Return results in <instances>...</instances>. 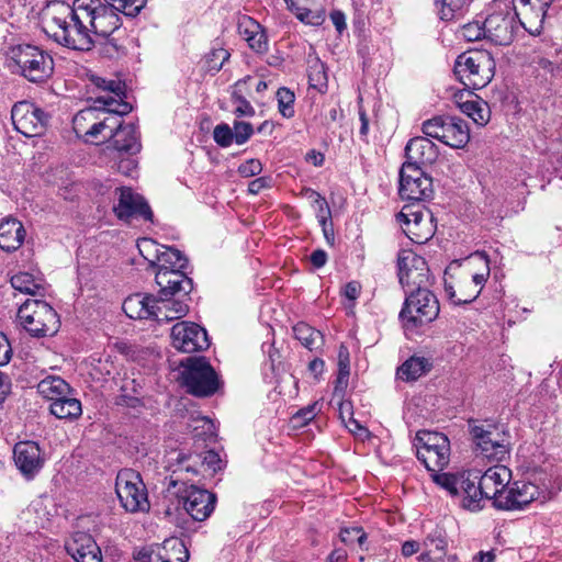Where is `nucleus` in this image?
Segmentation results:
<instances>
[{
    "label": "nucleus",
    "instance_id": "obj_16",
    "mask_svg": "<svg viewBox=\"0 0 562 562\" xmlns=\"http://www.w3.org/2000/svg\"><path fill=\"white\" fill-rule=\"evenodd\" d=\"M11 119L15 130L25 137L42 135L47 125V114L35 104L21 101L13 105Z\"/></svg>",
    "mask_w": 562,
    "mask_h": 562
},
{
    "label": "nucleus",
    "instance_id": "obj_3",
    "mask_svg": "<svg viewBox=\"0 0 562 562\" xmlns=\"http://www.w3.org/2000/svg\"><path fill=\"white\" fill-rule=\"evenodd\" d=\"M16 318L33 337L53 336L60 327L58 314L43 300H26L19 307Z\"/></svg>",
    "mask_w": 562,
    "mask_h": 562
},
{
    "label": "nucleus",
    "instance_id": "obj_43",
    "mask_svg": "<svg viewBox=\"0 0 562 562\" xmlns=\"http://www.w3.org/2000/svg\"><path fill=\"white\" fill-rule=\"evenodd\" d=\"M430 369V362L423 357H411L397 370V375L404 381H415Z\"/></svg>",
    "mask_w": 562,
    "mask_h": 562
},
{
    "label": "nucleus",
    "instance_id": "obj_10",
    "mask_svg": "<svg viewBox=\"0 0 562 562\" xmlns=\"http://www.w3.org/2000/svg\"><path fill=\"white\" fill-rule=\"evenodd\" d=\"M115 492L126 512H147L150 507L146 486L139 473L134 470L124 469L117 473Z\"/></svg>",
    "mask_w": 562,
    "mask_h": 562
},
{
    "label": "nucleus",
    "instance_id": "obj_49",
    "mask_svg": "<svg viewBox=\"0 0 562 562\" xmlns=\"http://www.w3.org/2000/svg\"><path fill=\"white\" fill-rule=\"evenodd\" d=\"M115 12L136 16L146 4V0H104Z\"/></svg>",
    "mask_w": 562,
    "mask_h": 562
},
{
    "label": "nucleus",
    "instance_id": "obj_41",
    "mask_svg": "<svg viewBox=\"0 0 562 562\" xmlns=\"http://www.w3.org/2000/svg\"><path fill=\"white\" fill-rule=\"evenodd\" d=\"M11 285L14 290L32 296L44 293V282L41 278L29 272H19L11 277Z\"/></svg>",
    "mask_w": 562,
    "mask_h": 562
},
{
    "label": "nucleus",
    "instance_id": "obj_19",
    "mask_svg": "<svg viewBox=\"0 0 562 562\" xmlns=\"http://www.w3.org/2000/svg\"><path fill=\"white\" fill-rule=\"evenodd\" d=\"M464 267L471 274L470 288L467 295L457 299V302L471 303L481 293L491 274L490 259L486 252L475 251L463 261Z\"/></svg>",
    "mask_w": 562,
    "mask_h": 562
},
{
    "label": "nucleus",
    "instance_id": "obj_13",
    "mask_svg": "<svg viewBox=\"0 0 562 562\" xmlns=\"http://www.w3.org/2000/svg\"><path fill=\"white\" fill-rule=\"evenodd\" d=\"M82 11H86L85 24L89 37L92 33L102 37H108L120 26V18L109 5L100 0H81L79 3Z\"/></svg>",
    "mask_w": 562,
    "mask_h": 562
},
{
    "label": "nucleus",
    "instance_id": "obj_30",
    "mask_svg": "<svg viewBox=\"0 0 562 562\" xmlns=\"http://www.w3.org/2000/svg\"><path fill=\"white\" fill-rule=\"evenodd\" d=\"M513 3V12L519 25L531 35L540 34L547 12L529 1Z\"/></svg>",
    "mask_w": 562,
    "mask_h": 562
},
{
    "label": "nucleus",
    "instance_id": "obj_7",
    "mask_svg": "<svg viewBox=\"0 0 562 562\" xmlns=\"http://www.w3.org/2000/svg\"><path fill=\"white\" fill-rule=\"evenodd\" d=\"M182 364V380L189 393L203 397L217 391L220 386L217 374L204 357L188 358Z\"/></svg>",
    "mask_w": 562,
    "mask_h": 562
},
{
    "label": "nucleus",
    "instance_id": "obj_31",
    "mask_svg": "<svg viewBox=\"0 0 562 562\" xmlns=\"http://www.w3.org/2000/svg\"><path fill=\"white\" fill-rule=\"evenodd\" d=\"M423 548L424 551L417 558L419 562H443L448 548L446 531L436 527L425 537Z\"/></svg>",
    "mask_w": 562,
    "mask_h": 562
},
{
    "label": "nucleus",
    "instance_id": "obj_1",
    "mask_svg": "<svg viewBox=\"0 0 562 562\" xmlns=\"http://www.w3.org/2000/svg\"><path fill=\"white\" fill-rule=\"evenodd\" d=\"M74 0L71 4L64 1H50L43 9L41 15L42 30L58 45L75 49L89 50L93 46L92 37L87 33L83 23L87 18L79 3Z\"/></svg>",
    "mask_w": 562,
    "mask_h": 562
},
{
    "label": "nucleus",
    "instance_id": "obj_47",
    "mask_svg": "<svg viewBox=\"0 0 562 562\" xmlns=\"http://www.w3.org/2000/svg\"><path fill=\"white\" fill-rule=\"evenodd\" d=\"M91 82L99 91L98 95H109L117 100H123L125 97V88L120 80L91 76Z\"/></svg>",
    "mask_w": 562,
    "mask_h": 562
},
{
    "label": "nucleus",
    "instance_id": "obj_45",
    "mask_svg": "<svg viewBox=\"0 0 562 562\" xmlns=\"http://www.w3.org/2000/svg\"><path fill=\"white\" fill-rule=\"evenodd\" d=\"M191 459H193L192 454H188L180 450H172L165 457V464L172 473L180 471L196 473L193 464L190 463ZM194 459H200V457L195 456Z\"/></svg>",
    "mask_w": 562,
    "mask_h": 562
},
{
    "label": "nucleus",
    "instance_id": "obj_57",
    "mask_svg": "<svg viewBox=\"0 0 562 562\" xmlns=\"http://www.w3.org/2000/svg\"><path fill=\"white\" fill-rule=\"evenodd\" d=\"M461 36L468 42H475L481 38H487V33L485 31V21L481 23L480 21L470 22L462 26L460 31Z\"/></svg>",
    "mask_w": 562,
    "mask_h": 562
},
{
    "label": "nucleus",
    "instance_id": "obj_46",
    "mask_svg": "<svg viewBox=\"0 0 562 562\" xmlns=\"http://www.w3.org/2000/svg\"><path fill=\"white\" fill-rule=\"evenodd\" d=\"M100 104H94L91 108L79 111L72 120L74 130L78 135H83L87 138L90 135L89 127L93 125L98 119Z\"/></svg>",
    "mask_w": 562,
    "mask_h": 562
},
{
    "label": "nucleus",
    "instance_id": "obj_6",
    "mask_svg": "<svg viewBox=\"0 0 562 562\" xmlns=\"http://www.w3.org/2000/svg\"><path fill=\"white\" fill-rule=\"evenodd\" d=\"M439 310L437 297L424 288L407 293L400 318L405 328H415L436 319Z\"/></svg>",
    "mask_w": 562,
    "mask_h": 562
},
{
    "label": "nucleus",
    "instance_id": "obj_21",
    "mask_svg": "<svg viewBox=\"0 0 562 562\" xmlns=\"http://www.w3.org/2000/svg\"><path fill=\"white\" fill-rule=\"evenodd\" d=\"M186 512L196 521H203L214 510L216 497L213 493L191 485L180 496Z\"/></svg>",
    "mask_w": 562,
    "mask_h": 562
},
{
    "label": "nucleus",
    "instance_id": "obj_50",
    "mask_svg": "<svg viewBox=\"0 0 562 562\" xmlns=\"http://www.w3.org/2000/svg\"><path fill=\"white\" fill-rule=\"evenodd\" d=\"M431 477L435 483L445 488L451 495H459V483H464L460 479V473H441V471H438L431 472Z\"/></svg>",
    "mask_w": 562,
    "mask_h": 562
},
{
    "label": "nucleus",
    "instance_id": "obj_33",
    "mask_svg": "<svg viewBox=\"0 0 562 562\" xmlns=\"http://www.w3.org/2000/svg\"><path fill=\"white\" fill-rule=\"evenodd\" d=\"M25 238V229L20 221L5 217L0 222V248L7 252L18 250Z\"/></svg>",
    "mask_w": 562,
    "mask_h": 562
},
{
    "label": "nucleus",
    "instance_id": "obj_15",
    "mask_svg": "<svg viewBox=\"0 0 562 562\" xmlns=\"http://www.w3.org/2000/svg\"><path fill=\"white\" fill-rule=\"evenodd\" d=\"M400 195L407 201H423L432 194V180L419 166L403 164L400 171Z\"/></svg>",
    "mask_w": 562,
    "mask_h": 562
},
{
    "label": "nucleus",
    "instance_id": "obj_23",
    "mask_svg": "<svg viewBox=\"0 0 562 562\" xmlns=\"http://www.w3.org/2000/svg\"><path fill=\"white\" fill-rule=\"evenodd\" d=\"M13 454L15 465L26 479L34 477L44 464L40 446L34 441L16 443Z\"/></svg>",
    "mask_w": 562,
    "mask_h": 562
},
{
    "label": "nucleus",
    "instance_id": "obj_35",
    "mask_svg": "<svg viewBox=\"0 0 562 562\" xmlns=\"http://www.w3.org/2000/svg\"><path fill=\"white\" fill-rule=\"evenodd\" d=\"M111 138L114 148L119 151L133 155L140 150L139 136L134 124L123 125L121 122Z\"/></svg>",
    "mask_w": 562,
    "mask_h": 562
},
{
    "label": "nucleus",
    "instance_id": "obj_29",
    "mask_svg": "<svg viewBox=\"0 0 562 562\" xmlns=\"http://www.w3.org/2000/svg\"><path fill=\"white\" fill-rule=\"evenodd\" d=\"M480 479L485 501H491L510 483L512 471L505 465L496 464L488 468Z\"/></svg>",
    "mask_w": 562,
    "mask_h": 562
},
{
    "label": "nucleus",
    "instance_id": "obj_64",
    "mask_svg": "<svg viewBox=\"0 0 562 562\" xmlns=\"http://www.w3.org/2000/svg\"><path fill=\"white\" fill-rule=\"evenodd\" d=\"M262 171V164L258 159H249L238 167V172L245 178L254 177Z\"/></svg>",
    "mask_w": 562,
    "mask_h": 562
},
{
    "label": "nucleus",
    "instance_id": "obj_54",
    "mask_svg": "<svg viewBox=\"0 0 562 562\" xmlns=\"http://www.w3.org/2000/svg\"><path fill=\"white\" fill-rule=\"evenodd\" d=\"M321 412V405L318 402H314L306 407L297 411L291 418L293 427H303L313 420Z\"/></svg>",
    "mask_w": 562,
    "mask_h": 562
},
{
    "label": "nucleus",
    "instance_id": "obj_56",
    "mask_svg": "<svg viewBox=\"0 0 562 562\" xmlns=\"http://www.w3.org/2000/svg\"><path fill=\"white\" fill-rule=\"evenodd\" d=\"M310 86L318 91L326 87L327 78L324 70V65L319 60H315L308 70Z\"/></svg>",
    "mask_w": 562,
    "mask_h": 562
},
{
    "label": "nucleus",
    "instance_id": "obj_2",
    "mask_svg": "<svg viewBox=\"0 0 562 562\" xmlns=\"http://www.w3.org/2000/svg\"><path fill=\"white\" fill-rule=\"evenodd\" d=\"M495 60L485 49H472L460 54L453 66L457 79L464 90H479L486 87L495 75Z\"/></svg>",
    "mask_w": 562,
    "mask_h": 562
},
{
    "label": "nucleus",
    "instance_id": "obj_28",
    "mask_svg": "<svg viewBox=\"0 0 562 562\" xmlns=\"http://www.w3.org/2000/svg\"><path fill=\"white\" fill-rule=\"evenodd\" d=\"M479 474L480 472L471 471L460 473V479L464 483H459V495L463 497V507L471 512L480 510L485 501Z\"/></svg>",
    "mask_w": 562,
    "mask_h": 562
},
{
    "label": "nucleus",
    "instance_id": "obj_61",
    "mask_svg": "<svg viewBox=\"0 0 562 562\" xmlns=\"http://www.w3.org/2000/svg\"><path fill=\"white\" fill-rule=\"evenodd\" d=\"M213 137L215 143L221 147H228L235 142L232 127L225 123L215 126Z\"/></svg>",
    "mask_w": 562,
    "mask_h": 562
},
{
    "label": "nucleus",
    "instance_id": "obj_26",
    "mask_svg": "<svg viewBox=\"0 0 562 562\" xmlns=\"http://www.w3.org/2000/svg\"><path fill=\"white\" fill-rule=\"evenodd\" d=\"M155 280L159 286L160 296L168 297L177 293L187 295L192 290V280L187 277L186 269L157 270Z\"/></svg>",
    "mask_w": 562,
    "mask_h": 562
},
{
    "label": "nucleus",
    "instance_id": "obj_42",
    "mask_svg": "<svg viewBox=\"0 0 562 562\" xmlns=\"http://www.w3.org/2000/svg\"><path fill=\"white\" fill-rule=\"evenodd\" d=\"M157 270H178L187 269L188 259L176 248L164 246L160 255L157 257Z\"/></svg>",
    "mask_w": 562,
    "mask_h": 562
},
{
    "label": "nucleus",
    "instance_id": "obj_32",
    "mask_svg": "<svg viewBox=\"0 0 562 562\" xmlns=\"http://www.w3.org/2000/svg\"><path fill=\"white\" fill-rule=\"evenodd\" d=\"M237 31L252 50L257 53H265L267 50V36L263 29L252 18L248 15L239 16L237 21Z\"/></svg>",
    "mask_w": 562,
    "mask_h": 562
},
{
    "label": "nucleus",
    "instance_id": "obj_48",
    "mask_svg": "<svg viewBox=\"0 0 562 562\" xmlns=\"http://www.w3.org/2000/svg\"><path fill=\"white\" fill-rule=\"evenodd\" d=\"M470 0H440L439 15L441 20L450 21L461 16Z\"/></svg>",
    "mask_w": 562,
    "mask_h": 562
},
{
    "label": "nucleus",
    "instance_id": "obj_59",
    "mask_svg": "<svg viewBox=\"0 0 562 562\" xmlns=\"http://www.w3.org/2000/svg\"><path fill=\"white\" fill-rule=\"evenodd\" d=\"M516 494H515V483L513 485H507L504 487L492 501L493 505L498 509L504 510H514V506H506L504 502L515 503Z\"/></svg>",
    "mask_w": 562,
    "mask_h": 562
},
{
    "label": "nucleus",
    "instance_id": "obj_52",
    "mask_svg": "<svg viewBox=\"0 0 562 562\" xmlns=\"http://www.w3.org/2000/svg\"><path fill=\"white\" fill-rule=\"evenodd\" d=\"M279 112L283 117L290 119L294 115V93L288 88H280L277 91Z\"/></svg>",
    "mask_w": 562,
    "mask_h": 562
},
{
    "label": "nucleus",
    "instance_id": "obj_58",
    "mask_svg": "<svg viewBox=\"0 0 562 562\" xmlns=\"http://www.w3.org/2000/svg\"><path fill=\"white\" fill-rule=\"evenodd\" d=\"M310 196L313 199V202H314V205H315V209L317 212L316 216L318 218V222L323 227L324 234L327 236L326 225H327V218L330 215V211L327 205V202L321 194H318L315 191H312Z\"/></svg>",
    "mask_w": 562,
    "mask_h": 562
},
{
    "label": "nucleus",
    "instance_id": "obj_25",
    "mask_svg": "<svg viewBox=\"0 0 562 562\" xmlns=\"http://www.w3.org/2000/svg\"><path fill=\"white\" fill-rule=\"evenodd\" d=\"M66 550L76 562H103L100 547L86 532L78 531L66 542Z\"/></svg>",
    "mask_w": 562,
    "mask_h": 562
},
{
    "label": "nucleus",
    "instance_id": "obj_12",
    "mask_svg": "<svg viewBox=\"0 0 562 562\" xmlns=\"http://www.w3.org/2000/svg\"><path fill=\"white\" fill-rule=\"evenodd\" d=\"M398 281L405 293L427 286L429 268L426 260L412 250H402L397 257Z\"/></svg>",
    "mask_w": 562,
    "mask_h": 562
},
{
    "label": "nucleus",
    "instance_id": "obj_17",
    "mask_svg": "<svg viewBox=\"0 0 562 562\" xmlns=\"http://www.w3.org/2000/svg\"><path fill=\"white\" fill-rule=\"evenodd\" d=\"M171 344L182 352H195L206 349L210 340L206 330L191 322H179L171 328Z\"/></svg>",
    "mask_w": 562,
    "mask_h": 562
},
{
    "label": "nucleus",
    "instance_id": "obj_38",
    "mask_svg": "<svg viewBox=\"0 0 562 562\" xmlns=\"http://www.w3.org/2000/svg\"><path fill=\"white\" fill-rule=\"evenodd\" d=\"M49 412L59 419H76L81 416V402L72 395H66L49 405Z\"/></svg>",
    "mask_w": 562,
    "mask_h": 562
},
{
    "label": "nucleus",
    "instance_id": "obj_53",
    "mask_svg": "<svg viewBox=\"0 0 562 562\" xmlns=\"http://www.w3.org/2000/svg\"><path fill=\"white\" fill-rule=\"evenodd\" d=\"M137 247L144 259L147 260L151 267H156L158 261L156 260V256L158 257L160 255L164 245L157 244L151 238H143L138 241Z\"/></svg>",
    "mask_w": 562,
    "mask_h": 562
},
{
    "label": "nucleus",
    "instance_id": "obj_62",
    "mask_svg": "<svg viewBox=\"0 0 562 562\" xmlns=\"http://www.w3.org/2000/svg\"><path fill=\"white\" fill-rule=\"evenodd\" d=\"M375 439V437L371 434L369 429L360 425L355 418H353V452H358L357 450V443L358 442H372Z\"/></svg>",
    "mask_w": 562,
    "mask_h": 562
},
{
    "label": "nucleus",
    "instance_id": "obj_20",
    "mask_svg": "<svg viewBox=\"0 0 562 562\" xmlns=\"http://www.w3.org/2000/svg\"><path fill=\"white\" fill-rule=\"evenodd\" d=\"M397 221L403 231L415 243L423 244L432 236L431 214L429 212L414 211L412 207L405 206L397 214Z\"/></svg>",
    "mask_w": 562,
    "mask_h": 562
},
{
    "label": "nucleus",
    "instance_id": "obj_40",
    "mask_svg": "<svg viewBox=\"0 0 562 562\" xmlns=\"http://www.w3.org/2000/svg\"><path fill=\"white\" fill-rule=\"evenodd\" d=\"M156 321L158 323L183 317L189 312L187 303L179 300L169 301L166 296H160V302L156 303Z\"/></svg>",
    "mask_w": 562,
    "mask_h": 562
},
{
    "label": "nucleus",
    "instance_id": "obj_60",
    "mask_svg": "<svg viewBox=\"0 0 562 562\" xmlns=\"http://www.w3.org/2000/svg\"><path fill=\"white\" fill-rule=\"evenodd\" d=\"M232 130L234 140L238 145L245 144L254 133L252 125L243 121H235Z\"/></svg>",
    "mask_w": 562,
    "mask_h": 562
},
{
    "label": "nucleus",
    "instance_id": "obj_27",
    "mask_svg": "<svg viewBox=\"0 0 562 562\" xmlns=\"http://www.w3.org/2000/svg\"><path fill=\"white\" fill-rule=\"evenodd\" d=\"M406 161L404 164H413L415 166H427L434 164L439 151L437 146L427 137L417 136L407 143L405 147Z\"/></svg>",
    "mask_w": 562,
    "mask_h": 562
},
{
    "label": "nucleus",
    "instance_id": "obj_5",
    "mask_svg": "<svg viewBox=\"0 0 562 562\" xmlns=\"http://www.w3.org/2000/svg\"><path fill=\"white\" fill-rule=\"evenodd\" d=\"M414 446L418 460L429 472L442 471L450 460V442L446 435L420 430Z\"/></svg>",
    "mask_w": 562,
    "mask_h": 562
},
{
    "label": "nucleus",
    "instance_id": "obj_55",
    "mask_svg": "<svg viewBox=\"0 0 562 562\" xmlns=\"http://www.w3.org/2000/svg\"><path fill=\"white\" fill-rule=\"evenodd\" d=\"M231 54L227 49L223 47L213 48L206 55V67L209 71L218 72L223 65L229 59Z\"/></svg>",
    "mask_w": 562,
    "mask_h": 562
},
{
    "label": "nucleus",
    "instance_id": "obj_11",
    "mask_svg": "<svg viewBox=\"0 0 562 562\" xmlns=\"http://www.w3.org/2000/svg\"><path fill=\"white\" fill-rule=\"evenodd\" d=\"M350 359L346 345L338 352V372L334 381L330 405L338 412V417L345 428L351 423V390L349 389Z\"/></svg>",
    "mask_w": 562,
    "mask_h": 562
},
{
    "label": "nucleus",
    "instance_id": "obj_18",
    "mask_svg": "<svg viewBox=\"0 0 562 562\" xmlns=\"http://www.w3.org/2000/svg\"><path fill=\"white\" fill-rule=\"evenodd\" d=\"M189 551L184 542L178 538L164 541L162 544L142 548L134 553L132 562H187Z\"/></svg>",
    "mask_w": 562,
    "mask_h": 562
},
{
    "label": "nucleus",
    "instance_id": "obj_9",
    "mask_svg": "<svg viewBox=\"0 0 562 562\" xmlns=\"http://www.w3.org/2000/svg\"><path fill=\"white\" fill-rule=\"evenodd\" d=\"M94 104H100V110L98 119L89 127V140L99 136L111 137L116 127H120L121 117L132 111V105L128 102L109 95H97Z\"/></svg>",
    "mask_w": 562,
    "mask_h": 562
},
{
    "label": "nucleus",
    "instance_id": "obj_34",
    "mask_svg": "<svg viewBox=\"0 0 562 562\" xmlns=\"http://www.w3.org/2000/svg\"><path fill=\"white\" fill-rule=\"evenodd\" d=\"M156 300L151 296L134 294L123 302V311L132 319H156Z\"/></svg>",
    "mask_w": 562,
    "mask_h": 562
},
{
    "label": "nucleus",
    "instance_id": "obj_14",
    "mask_svg": "<svg viewBox=\"0 0 562 562\" xmlns=\"http://www.w3.org/2000/svg\"><path fill=\"white\" fill-rule=\"evenodd\" d=\"M484 21L488 41L496 45H508L513 42L518 25L508 3H498Z\"/></svg>",
    "mask_w": 562,
    "mask_h": 562
},
{
    "label": "nucleus",
    "instance_id": "obj_8",
    "mask_svg": "<svg viewBox=\"0 0 562 562\" xmlns=\"http://www.w3.org/2000/svg\"><path fill=\"white\" fill-rule=\"evenodd\" d=\"M471 435L480 456L490 461L502 462L509 456V435L494 425H473Z\"/></svg>",
    "mask_w": 562,
    "mask_h": 562
},
{
    "label": "nucleus",
    "instance_id": "obj_37",
    "mask_svg": "<svg viewBox=\"0 0 562 562\" xmlns=\"http://www.w3.org/2000/svg\"><path fill=\"white\" fill-rule=\"evenodd\" d=\"M71 387L60 376L49 375L37 384V392L48 400L50 404L59 398L70 395Z\"/></svg>",
    "mask_w": 562,
    "mask_h": 562
},
{
    "label": "nucleus",
    "instance_id": "obj_51",
    "mask_svg": "<svg viewBox=\"0 0 562 562\" xmlns=\"http://www.w3.org/2000/svg\"><path fill=\"white\" fill-rule=\"evenodd\" d=\"M448 117L436 116L423 123V133L427 138H434L441 142V135L445 134V128Z\"/></svg>",
    "mask_w": 562,
    "mask_h": 562
},
{
    "label": "nucleus",
    "instance_id": "obj_36",
    "mask_svg": "<svg viewBox=\"0 0 562 562\" xmlns=\"http://www.w3.org/2000/svg\"><path fill=\"white\" fill-rule=\"evenodd\" d=\"M470 140L468 124L458 117H448L441 143L452 148H463Z\"/></svg>",
    "mask_w": 562,
    "mask_h": 562
},
{
    "label": "nucleus",
    "instance_id": "obj_63",
    "mask_svg": "<svg viewBox=\"0 0 562 562\" xmlns=\"http://www.w3.org/2000/svg\"><path fill=\"white\" fill-rule=\"evenodd\" d=\"M233 100H234V114L237 116H254L255 115V109L252 105L241 95L237 93H233Z\"/></svg>",
    "mask_w": 562,
    "mask_h": 562
},
{
    "label": "nucleus",
    "instance_id": "obj_44",
    "mask_svg": "<svg viewBox=\"0 0 562 562\" xmlns=\"http://www.w3.org/2000/svg\"><path fill=\"white\" fill-rule=\"evenodd\" d=\"M515 503L504 502L506 506H514V510L524 509L535 499H537L539 492L538 487L532 483L515 482Z\"/></svg>",
    "mask_w": 562,
    "mask_h": 562
},
{
    "label": "nucleus",
    "instance_id": "obj_39",
    "mask_svg": "<svg viewBox=\"0 0 562 562\" xmlns=\"http://www.w3.org/2000/svg\"><path fill=\"white\" fill-rule=\"evenodd\" d=\"M293 334L295 339L310 351H318L324 346L323 334L307 323L300 322L294 325Z\"/></svg>",
    "mask_w": 562,
    "mask_h": 562
},
{
    "label": "nucleus",
    "instance_id": "obj_22",
    "mask_svg": "<svg viewBox=\"0 0 562 562\" xmlns=\"http://www.w3.org/2000/svg\"><path fill=\"white\" fill-rule=\"evenodd\" d=\"M119 202L114 206V212L121 220H127L132 216L143 217L145 221L153 220V212L144 200V198L137 193H134L130 188H120Z\"/></svg>",
    "mask_w": 562,
    "mask_h": 562
},
{
    "label": "nucleus",
    "instance_id": "obj_4",
    "mask_svg": "<svg viewBox=\"0 0 562 562\" xmlns=\"http://www.w3.org/2000/svg\"><path fill=\"white\" fill-rule=\"evenodd\" d=\"M16 71L32 82H43L53 72V58L37 46L23 44L11 49Z\"/></svg>",
    "mask_w": 562,
    "mask_h": 562
},
{
    "label": "nucleus",
    "instance_id": "obj_24",
    "mask_svg": "<svg viewBox=\"0 0 562 562\" xmlns=\"http://www.w3.org/2000/svg\"><path fill=\"white\" fill-rule=\"evenodd\" d=\"M456 105L479 126L487 124L491 111L487 102L472 93L471 90H461L453 94Z\"/></svg>",
    "mask_w": 562,
    "mask_h": 562
}]
</instances>
